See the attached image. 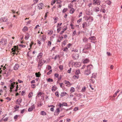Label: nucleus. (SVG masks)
<instances>
[{"instance_id":"obj_30","label":"nucleus","mask_w":122,"mask_h":122,"mask_svg":"<svg viewBox=\"0 0 122 122\" xmlns=\"http://www.w3.org/2000/svg\"><path fill=\"white\" fill-rule=\"evenodd\" d=\"M86 90V88L85 87H82L81 91L82 92H84Z\"/></svg>"},{"instance_id":"obj_50","label":"nucleus","mask_w":122,"mask_h":122,"mask_svg":"<svg viewBox=\"0 0 122 122\" xmlns=\"http://www.w3.org/2000/svg\"><path fill=\"white\" fill-rule=\"evenodd\" d=\"M19 107V106H18L17 105L14 108L16 110H17L16 109H18Z\"/></svg>"},{"instance_id":"obj_41","label":"nucleus","mask_w":122,"mask_h":122,"mask_svg":"<svg viewBox=\"0 0 122 122\" xmlns=\"http://www.w3.org/2000/svg\"><path fill=\"white\" fill-rule=\"evenodd\" d=\"M19 117V115H16L14 117V118L15 120H16L17 119V118H18Z\"/></svg>"},{"instance_id":"obj_2","label":"nucleus","mask_w":122,"mask_h":122,"mask_svg":"<svg viewBox=\"0 0 122 122\" xmlns=\"http://www.w3.org/2000/svg\"><path fill=\"white\" fill-rule=\"evenodd\" d=\"M18 50V48L17 46H15L12 49V52H13V54H15L16 53V52L17 51V52Z\"/></svg>"},{"instance_id":"obj_28","label":"nucleus","mask_w":122,"mask_h":122,"mask_svg":"<svg viewBox=\"0 0 122 122\" xmlns=\"http://www.w3.org/2000/svg\"><path fill=\"white\" fill-rule=\"evenodd\" d=\"M106 2L107 4L109 5H110L111 4V2L109 0H108L106 1Z\"/></svg>"},{"instance_id":"obj_64","label":"nucleus","mask_w":122,"mask_h":122,"mask_svg":"<svg viewBox=\"0 0 122 122\" xmlns=\"http://www.w3.org/2000/svg\"><path fill=\"white\" fill-rule=\"evenodd\" d=\"M76 33V31H74L73 32V34H72V35L73 36H74L75 34Z\"/></svg>"},{"instance_id":"obj_39","label":"nucleus","mask_w":122,"mask_h":122,"mask_svg":"<svg viewBox=\"0 0 122 122\" xmlns=\"http://www.w3.org/2000/svg\"><path fill=\"white\" fill-rule=\"evenodd\" d=\"M63 49H64L63 50L64 51H67L68 50V49L67 47L65 48H64Z\"/></svg>"},{"instance_id":"obj_32","label":"nucleus","mask_w":122,"mask_h":122,"mask_svg":"<svg viewBox=\"0 0 122 122\" xmlns=\"http://www.w3.org/2000/svg\"><path fill=\"white\" fill-rule=\"evenodd\" d=\"M41 114L43 115H46V113L44 111H42L41 112Z\"/></svg>"},{"instance_id":"obj_21","label":"nucleus","mask_w":122,"mask_h":122,"mask_svg":"<svg viewBox=\"0 0 122 122\" xmlns=\"http://www.w3.org/2000/svg\"><path fill=\"white\" fill-rule=\"evenodd\" d=\"M28 30L27 27L25 26L22 29V31H27Z\"/></svg>"},{"instance_id":"obj_61","label":"nucleus","mask_w":122,"mask_h":122,"mask_svg":"<svg viewBox=\"0 0 122 122\" xmlns=\"http://www.w3.org/2000/svg\"><path fill=\"white\" fill-rule=\"evenodd\" d=\"M20 46L22 47H25L26 46L25 45H20Z\"/></svg>"},{"instance_id":"obj_29","label":"nucleus","mask_w":122,"mask_h":122,"mask_svg":"<svg viewBox=\"0 0 122 122\" xmlns=\"http://www.w3.org/2000/svg\"><path fill=\"white\" fill-rule=\"evenodd\" d=\"M87 66H89V69H90V70H91V69L92 68L93 66L91 64H90L89 65H88Z\"/></svg>"},{"instance_id":"obj_6","label":"nucleus","mask_w":122,"mask_h":122,"mask_svg":"<svg viewBox=\"0 0 122 122\" xmlns=\"http://www.w3.org/2000/svg\"><path fill=\"white\" fill-rule=\"evenodd\" d=\"M35 107L34 106V104H33V105H32L31 107L29 108L28 109V112H31L32 111L33 109L35 108Z\"/></svg>"},{"instance_id":"obj_3","label":"nucleus","mask_w":122,"mask_h":122,"mask_svg":"<svg viewBox=\"0 0 122 122\" xmlns=\"http://www.w3.org/2000/svg\"><path fill=\"white\" fill-rule=\"evenodd\" d=\"M87 69L85 71L84 74L87 75H88L90 73V71L89 69V66H87Z\"/></svg>"},{"instance_id":"obj_22","label":"nucleus","mask_w":122,"mask_h":122,"mask_svg":"<svg viewBox=\"0 0 122 122\" xmlns=\"http://www.w3.org/2000/svg\"><path fill=\"white\" fill-rule=\"evenodd\" d=\"M29 34L28 33H27L26 34L25 37V40H27L29 38L30 36Z\"/></svg>"},{"instance_id":"obj_51","label":"nucleus","mask_w":122,"mask_h":122,"mask_svg":"<svg viewBox=\"0 0 122 122\" xmlns=\"http://www.w3.org/2000/svg\"><path fill=\"white\" fill-rule=\"evenodd\" d=\"M101 11L103 12V13H105L106 11V10L104 9H101Z\"/></svg>"},{"instance_id":"obj_46","label":"nucleus","mask_w":122,"mask_h":122,"mask_svg":"<svg viewBox=\"0 0 122 122\" xmlns=\"http://www.w3.org/2000/svg\"><path fill=\"white\" fill-rule=\"evenodd\" d=\"M25 109H23L22 110L20 111L21 113L22 114H23V113L25 111Z\"/></svg>"},{"instance_id":"obj_7","label":"nucleus","mask_w":122,"mask_h":122,"mask_svg":"<svg viewBox=\"0 0 122 122\" xmlns=\"http://www.w3.org/2000/svg\"><path fill=\"white\" fill-rule=\"evenodd\" d=\"M64 82L65 84H66V86L68 87L70 86L71 85V84L70 82L68 81H64Z\"/></svg>"},{"instance_id":"obj_25","label":"nucleus","mask_w":122,"mask_h":122,"mask_svg":"<svg viewBox=\"0 0 122 122\" xmlns=\"http://www.w3.org/2000/svg\"><path fill=\"white\" fill-rule=\"evenodd\" d=\"M21 98H19L17 100L16 102H17L18 104H19L21 103Z\"/></svg>"},{"instance_id":"obj_4","label":"nucleus","mask_w":122,"mask_h":122,"mask_svg":"<svg viewBox=\"0 0 122 122\" xmlns=\"http://www.w3.org/2000/svg\"><path fill=\"white\" fill-rule=\"evenodd\" d=\"M100 2V1L98 0H93V4L95 5L96 4H97V5H99Z\"/></svg>"},{"instance_id":"obj_56","label":"nucleus","mask_w":122,"mask_h":122,"mask_svg":"<svg viewBox=\"0 0 122 122\" xmlns=\"http://www.w3.org/2000/svg\"><path fill=\"white\" fill-rule=\"evenodd\" d=\"M32 87L33 88H34L36 86L35 84H32L31 85Z\"/></svg>"},{"instance_id":"obj_55","label":"nucleus","mask_w":122,"mask_h":122,"mask_svg":"<svg viewBox=\"0 0 122 122\" xmlns=\"http://www.w3.org/2000/svg\"><path fill=\"white\" fill-rule=\"evenodd\" d=\"M42 95V93L41 92H39V93L37 95V96L38 97H40Z\"/></svg>"},{"instance_id":"obj_11","label":"nucleus","mask_w":122,"mask_h":122,"mask_svg":"<svg viewBox=\"0 0 122 122\" xmlns=\"http://www.w3.org/2000/svg\"><path fill=\"white\" fill-rule=\"evenodd\" d=\"M91 47V45L90 44H88L86 45L85 47V48L86 49H90Z\"/></svg>"},{"instance_id":"obj_49","label":"nucleus","mask_w":122,"mask_h":122,"mask_svg":"<svg viewBox=\"0 0 122 122\" xmlns=\"http://www.w3.org/2000/svg\"><path fill=\"white\" fill-rule=\"evenodd\" d=\"M62 24V23H61L60 24L58 23L57 25V27H58L60 26H61V25Z\"/></svg>"},{"instance_id":"obj_44","label":"nucleus","mask_w":122,"mask_h":122,"mask_svg":"<svg viewBox=\"0 0 122 122\" xmlns=\"http://www.w3.org/2000/svg\"><path fill=\"white\" fill-rule=\"evenodd\" d=\"M51 67L50 65H48V66L47 69L48 70H50L51 69Z\"/></svg>"},{"instance_id":"obj_52","label":"nucleus","mask_w":122,"mask_h":122,"mask_svg":"<svg viewBox=\"0 0 122 122\" xmlns=\"http://www.w3.org/2000/svg\"><path fill=\"white\" fill-rule=\"evenodd\" d=\"M38 0H34L33 2H34V4H36L38 2Z\"/></svg>"},{"instance_id":"obj_26","label":"nucleus","mask_w":122,"mask_h":122,"mask_svg":"<svg viewBox=\"0 0 122 122\" xmlns=\"http://www.w3.org/2000/svg\"><path fill=\"white\" fill-rule=\"evenodd\" d=\"M33 92H30L28 96L29 98H31V97L33 95Z\"/></svg>"},{"instance_id":"obj_35","label":"nucleus","mask_w":122,"mask_h":122,"mask_svg":"<svg viewBox=\"0 0 122 122\" xmlns=\"http://www.w3.org/2000/svg\"><path fill=\"white\" fill-rule=\"evenodd\" d=\"M51 41H48V46H49L50 47L51 46Z\"/></svg>"},{"instance_id":"obj_43","label":"nucleus","mask_w":122,"mask_h":122,"mask_svg":"<svg viewBox=\"0 0 122 122\" xmlns=\"http://www.w3.org/2000/svg\"><path fill=\"white\" fill-rule=\"evenodd\" d=\"M83 41L84 42H86L88 41V39L86 38H84L83 40Z\"/></svg>"},{"instance_id":"obj_53","label":"nucleus","mask_w":122,"mask_h":122,"mask_svg":"<svg viewBox=\"0 0 122 122\" xmlns=\"http://www.w3.org/2000/svg\"><path fill=\"white\" fill-rule=\"evenodd\" d=\"M59 75L57 73H55V76L56 77H58L59 76Z\"/></svg>"},{"instance_id":"obj_48","label":"nucleus","mask_w":122,"mask_h":122,"mask_svg":"<svg viewBox=\"0 0 122 122\" xmlns=\"http://www.w3.org/2000/svg\"><path fill=\"white\" fill-rule=\"evenodd\" d=\"M59 67L60 69V70H62L63 69V66H62L60 65V66H59Z\"/></svg>"},{"instance_id":"obj_62","label":"nucleus","mask_w":122,"mask_h":122,"mask_svg":"<svg viewBox=\"0 0 122 122\" xmlns=\"http://www.w3.org/2000/svg\"><path fill=\"white\" fill-rule=\"evenodd\" d=\"M71 44L70 43L69 44L67 45V47L68 48H69L71 46Z\"/></svg>"},{"instance_id":"obj_13","label":"nucleus","mask_w":122,"mask_h":122,"mask_svg":"<svg viewBox=\"0 0 122 122\" xmlns=\"http://www.w3.org/2000/svg\"><path fill=\"white\" fill-rule=\"evenodd\" d=\"M43 55V53H42L41 52L39 53L37 57L38 58L40 59L41 58L42 56Z\"/></svg>"},{"instance_id":"obj_18","label":"nucleus","mask_w":122,"mask_h":122,"mask_svg":"<svg viewBox=\"0 0 122 122\" xmlns=\"http://www.w3.org/2000/svg\"><path fill=\"white\" fill-rule=\"evenodd\" d=\"M19 68V66L18 64H16L14 67V70H17Z\"/></svg>"},{"instance_id":"obj_10","label":"nucleus","mask_w":122,"mask_h":122,"mask_svg":"<svg viewBox=\"0 0 122 122\" xmlns=\"http://www.w3.org/2000/svg\"><path fill=\"white\" fill-rule=\"evenodd\" d=\"M43 62H42V59H40L38 62V66H41L43 64Z\"/></svg>"},{"instance_id":"obj_63","label":"nucleus","mask_w":122,"mask_h":122,"mask_svg":"<svg viewBox=\"0 0 122 122\" xmlns=\"http://www.w3.org/2000/svg\"><path fill=\"white\" fill-rule=\"evenodd\" d=\"M63 106H67V104L65 103H63Z\"/></svg>"},{"instance_id":"obj_45","label":"nucleus","mask_w":122,"mask_h":122,"mask_svg":"<svg viewBox=\"0 0 122 122\" xmlns=\"http://www.w3.org/2000/svg\"><path fill=\"white\" fill-rule=\"evenodd\" d=\"M61 27H60L59 28H58L57 29V32H59L60 31V30H61Z\"/></svg>"},{"instance_id":"obj_31","label":"nucleus","mask_w":122,"mask_h":122,"mask_svg":"<svg viewBox=\"0 0 122 122\" xmlns=\"http://www.w3.org/2000/svg\"><path fill=\"white\" fill-rule=\"evenodd\" d=\"M43 105V103L40 102L38 104L37 106L38 107H41Z\"/></svg>"},{"instance_id":"obj_12","label":"nucleus","mask_w":122,"mask_h":122,"mask_svg":"<svg viewBox=\"0 0 122 122\" xmlns=\"http://www.w3.org/2000/svg\"><path fill=\"white\" fill-rule=\"evenodd\" d=\"M38 7H39V9H42V7L43 5L42 3H40L39 4H38Z\"/></svg>"},{"instance_id":"obj_34","label":"nucleus","mask_w":122,"mask_h":122,"mask_svg":"<svg viewBox=\"0 0 122 122\" xmlns=\"http://www.w3.org/2000/svg\"><path fill=\"white\" fill-rule=\"evenodd\" d=\"M75 89L73 87H71V89L70 91L71 92H73L74 91Z\"/></svg>"},{"instance_id":"obj_16","label":"nucleus","mask_w":122,"mask_h":122,"mask_svg":"<svg viewBox=\"0 0 122 122\" xmlns=\"http://www.w3.org/2000/svg\"><path fill=\"white\" fill-rule=\"evenodd\" d=\"M3 45H5L7 43V41L6 40H2L1 42Z\"/></svg>"},{"instance_id":"obj_37","label":"nucleus","mask_w":122,"mask_h":122,"mask_svg":"<svg viewBox=\"0 0 122 122\" xmlns=\"http://www.w3.org/2000/svg\"><path fill=\"white\" fill-rule=\"evenodd\" d=\"M67 10V9H64L62 10V12L63 13H65L66 12Z\"/></svg>"},{"instance_id":"obj_36","label":"nucleus","mask_w":122,"mask_h":122,"mask_svg":"<svg viewBox=\"0 0 122 122\" xmlns=\"http://www.w3.org/2000/svg\"><path fill=\"white\" fill-rule=\"evenodd\" d=\"M47 81L48 82H52L53 81V80L50 78H49L47 80Z\"/></svg>"},{"instance_id":"obj_58","label":"nucleus","mask_w":122,"mask_h":122,"mask_svg":"<svg viewBox=\"0 0 122 122\" xmlns=\"http://www.w3.org/2000/svg\"><path fill=\"white\" fill-rule=\"evenodd\" d=\"M59 106H60V107H63V103L61 104V103H60L59 104Z\"/></svg>"},{"instance_id":"obj_24","label":"nucleus","mask_w":122,"mask_h":122,"mask_svg":"<svg viewBox=\"0 0 122 122\" xmlns=\"http://www.w3.org/2000/svg\"><path fill=\"white\" fill-rule=\"evenodd\" d=\"M120 91L119 90H118L115 93V94L113 95V97H116L117 96V94Z\"/></svg>"},{"instance_id":"obj_19","label":"nucleus","mask_w":122,"mask_h":122,"mask_svg":"<svg viewBox=\"0 0 122 122\" xmlns=\"http://www.w3.org/2000/svg\"><path fill=\"white\" fill-rule=\"evenodd\" d=\"M45 38L46 37L44 35H42L41 37V41H45Z\"/></svg>"},{"instance_id":"obj_17","label":"nucleus","mask_w":122,"mask_h":122,"mask_svg":"<svg viewBox=\"0 0 122 122\" xmlns=\"http://www.w3.org/2000/svg\"><path fill=\"white\" fill-rule=\"evenodd\" d=\"M57 88L55 86H54L52 87L51 90L52 91H56Z\"/></svg>"},{"instance_id":"obj_40","label":"nucleus","mask_w":122,"mask_h":122,"mask_svg":"<svg viewBox=\"0 0 122 122\" xmlns=\"http://www.w3.org/2000/svg\"><path fill=\"white\" fill-rule=\"evenodd\" d=\"M56 1L54 0H52L51 3V5H53L55 3Z\"/></svg>"},{"instance_id":"obj_27","label":"nucleus","mask_w":122,"mask_h":122,"mask_svg":"<svg viewBox=\"0 0 122 122\" xmlns=\"http://www.w3.org/2000/svg\"><path fill=\"white\" fill-rule=\"evenodd\" d=\"M75 10L73 8H72L70 11V13L72 14L74 12Z\"/></svg>"},{"instance_id":"obj_54","label":"nucleus","mask_w":122,"mask_h":122,"mask_svg":"<svg viewBox=\"0 0 122 122\" xmlns=\"http://www.w3.org/2000/svg\"><path fill=\"white\" fill-rule=\"evenodd\" d=\"M52 72V70H51L49 71L47 73V75H49Z\"/></svg>"},{"instance_id":"obj_1","label":"nucleus","mask_w":122,"mask_h":122,"mask_svg":"<svg viewBox=\"0 0 122 122\" xmlns=\"http://www.w3.org/2000/svg\"><path fill=\"white\" fill-rule=\"evenodd\" d=\"M15 79L14 78H12V79L10 81V92H12L13 89L14 88V86H16V89L14 91L15 92H17L18 90V86L17 85L18 83H16L15 84Z\"/></svg>"},{"instance_id":"obj_33","label":"nucleus","mask_w":122,"mask_h":122,"mask_svg":"<svg viewBox=\"0 0 122 122\" xmlns=\"http://www.w3.org/2000/svg\"><path fill=\"white\" fill-rule=\"evenodd\" d=\"M67 29V28L66 26H64L62 27V30L64 31L66 30Z\"/></svg>"},{"instance_id":"obj_59","label":"nucleus","mask_w":122,"mask_h":122,"mask_svg":"<svg viewBox=\"0 0 122 122\" xmlns=\"http://www.w3.org/2000/svg\"><path fill=\"white\" fill-rule=\"evenodd\" d=\"M5 99H7V100H8L9 101H10L11 100V98L9 97H6V98H5Z\"/></svg>"},{"instance_id":"obj_47","label":"nucleus","mask_w":122,"mask_h":122,"mask_svg":"<svg viewBox=\"0 0 122 122\" xmlns=\"http://www.w3.org/2000/svg\"><path fill=\"white\" fill-rule=\"evenodd\" d=\"M82 20V18H81L79 20H78L77 21V22L78 24H79L80 22H81Z\"/></svg>"},{"instance_id":"obj_42","label":"nucleus","mask_w":122,"mask_h":122,"mask_svg":"<svg viewBox=\"0 0 122 122\" xmlns=\"http://www.w3.org/2000/svg\"><path fill=\"white\" fill-rule=\"evenodd\" d=\"M55 95L57 97H58L59 96V93L58 92H56L55 93Z\"/></svg>"},{"instance_id":"obj_20","label":"nucleus","mask_w":122,"mask_h":122,"mask_svg":"<svg viewBox=\"0 0 122 122\" xmlns=\"http://www.w3.org/2000/svg\"><path fill=\"white\" fill-rule=\"evenodd\" d=\"M94 11H95V12L98 11H99L100 10L99 8L98 7H96L94 8Z\"/></svg>"},{"instance_id":"obj_57","label":"nucleus","mask_w":122,"mask_h":122,"mask_svg":"<svg viewBox=\"0 0 122 122\" xmlns=\"http://www.w3.org/2000/svg\"><path fill=\"white\" fill-rule=\"evenodd\" d=\"M71 68H70V69L68 70L67 72L68 73H70L71 71Z\"/></svg>"},{"instance_id":"obj_38","label":"nucleus","mask_w":122,"mask_h":122,"mask_svg":"<svg viewBox=\"0 0 122 122\" xmlns=\"http://www.w3.org/2000/svg\"><path fill=\"white\" fill-rule=\"evenodd\" d=\"M83 28H84L86 25V22H85L83 23Z\"/></svg>"},{"instance_id":"obj_15","label":"nucleus","mask_w":122,"mask_h":122,"mask_svg":"<svg viewBox=\"0 0 122 122\" xmlns=\"http://www.w3.org/2000/svg\"><path fill=\"white\" fill-rule=\"evenodd\" d=\"M67 94V93L66 92H63L61 93L60 95L61 97H63L64 96H65Z\"/></svg>"},{"instance_id":"obj_60","label":"nucleus","mask_w":122,"mask_h":122,"mask_svg":"<svg viewBox=\"0 0 122 122\" xmlns=\"http://www.w3.org/2000/svg\"><path fill=\"white\" fill-rule=\"evenodd\" d=\"M56 1L57 2H56L57 3H59L60 4L61 3V1L59 0H57Z\"/></svg>"},{"instance_id":"obj_23","label":"nucleus","mask_w":122,"mask_h":122,"mask_svg":"<svg viewBox=\"0 0 122 122\" xmlns=\"http://www.w3.org/2000/svg\"><path fill=\"white\" fill-rule=\"evenodd\" d=\"M36 76L37 77H39L40 76L41 74L39 72L38 73H35Z\"/></svg>"},{"instance_id":"obj_8","label":"nucleus","mask_w":122,"mask_h":122,"mask_svg":"<svg viewBox=\"0 0 122 122\" xmlns=\"http://www.w3.org/2000/svg\"><path fill=\"white\" fill-rule=\"evenodd\" d=\"M60 112V110L59 108L56 109L54 112V114L55 115H58Z\"/></svg>"},{"instance_id":"obj_9","label":"nucleus","mask_w":122,"mask_h":122,"mask_svg":"<svg viewBox=\"0 0 122 122\" xmlns=\"http://www.w3.org/2000/svg\"><path fill=\"white\" fill-rule=\"evenodd\" d=\"M89 39L91 40V41L93 43H94V40H95V37L94 36H92L89 38Z\"/></svg>"},{"instance_id":"obj_5","label":"nucleus","mask_w":122,"mask_h":122,"mask_svg":"<svg viewBox=\"0 0 122 122\" xmlns=\"http://www.w3.org/2000/svg\"><path fill=\"white\" fill-rule=\"evenodd\" d=\"M90 61V60L89 58H86L83 60V63L84 64L88 63Z\"/></svg>"},{"instance_id":"obj_14","label":"nucleus","mask_w":122,"mask_h":122,"mask_svg":"<svg viewBox=\"0 0 122 122\" xmlns=\"http://www.w3.org/2000/svg\"><path fill=\"white\" fill-rule=\"evenodd\" d=\"M79 74L81 75L80 70H77V79H78V78L79 76L78 75Z\"/></svg>"}]
</instances>
